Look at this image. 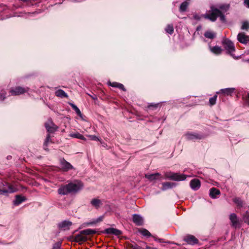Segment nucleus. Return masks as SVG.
I'll list each match as a JSON object with an SVG mask.
<instances>
[{
    "instance_id": "obj_1",
    "label": "nucleus",
    "mask_w": 249,
    "mask_h": 249,
    "mask_svg": "<svg viewBox=\"0 0 249 249\" xmlns=\"http://www.w3.org/2000/svg\"><path fill=\"white\" fill-rule=\"evenodd\" d=\"M84 188V184L80 180H75L66 185H62L57 190L58 194L60 195L65 196L69 194H75Z\"/></svg>"
},
{
    "instance_id": "obj_2",
    "label": "nucleus",
    "mask_w": 249,
    "mask_h": 249,
    "mask_svg": "<svg viewBox=\"0 0 249 249\" xmlns=\"http://www.w3.org/2000/svg\"><path fill=\"white\" fill-rule=\"evenodd\" d=\"M15 192L16 190L11 185H8V183L6 182L0 181V195H7L8 194Z\"/></svg>"
},
{
    "instance_id": "obj_3",
    "label": "nucleus",
    "mask_w": 249,
    "mask_h": 249,
    "mask_svg": "<svg viewBox=\"0 0 249 249\" xmlns=\"http://www.w3.org/2000/svg\"><path fill=\"white\" fill-rule=\"evenodd\" d=\"M222 44L228 53L231 55L235 50L234 43L229 38H224L222 40Z\"/></svg>"
},
{
    "instance_id": "obj_4",
    "label": "nucleus",
    "mask_w": 249,
    "mask_h": 249,
    "mask_svg": "<svg viewBox=\"0 0 249 249\" xmlns=\"http://www.w3.org/2000/svg\"><path fill=\"white\" fill-rule=\"evenodd\" d=\"M185 136L187 140L196 141L204 139L206 135L202 133H196L193 132H187Z\"/></svg>"
},
{
    "instance_id": "obj_5",
    "label": "nucleus",
    "mask_w": 249,
    "mask_h": 249,
    "mask_svg": "<svg viewBox=\"0 0 249 249\" xmlns=\"http://www.w3.org/2000/svg\"><path fill=\"white\" fill-rule=\"evenodd\" d=\"M29 89L28 87L24 88L17 86L11 88L9 90V93L12 96H18L28 92Z\"/></svg>"
},
{
    "instance_id": "obj_6",
    "label": "nucleus",
    "mask_w": 249,
    "mask_h": 249,
    "mask_svg": "<svg viewBox=\"0 0 249 249\" xmlns=\"http://www.w3.org/2000/svg\"><path fill=\"white\" fill-rule=\"evenodd\" d=\"M211 13L203 15L202 16H204L206 18H208L211 21L214 22L216 21L217 18H218V14L220 13V10L217 8H215L213 6L211 7Z\"/></svg>"
},
{
    "instance_id": "obj_7",
    "label": "nucleus",
    "mask_w": 249,
    "mask_h": 249,
    "mask_svg": "<svg viewBox=\"0 0 249 249\" xmlns=\"http://www.w3.org/2000/svg\"><path fill=\"white\" fill-rule=\"evenodd\" d=\"M59 162L61 169L63 171L67 172L73 169V166L63 158L59 159Z\"/></svg>"
},
{
    "instance_id": "obj_8",
    "label": "nucleus",
    "mask_w": 249,
    "mask_h": 249,
    "mask_svg": "<svg viewBox=\"0 0 249 249\" xmlns=\"http://www.w3.org/2000/svg\"><path fill=\"white\" fill-rule=\"evenodd\" d=\"M167 178L170 179L175 181H183L186 179V176L184 174L178 173H170Z\"/></svg>"
},
{
    "instance_id": "obj_9",
    "label": "nucleus",
    "mask_w": 249,
    "mask_h": 249,
    "mask_svg": "<svg viewBox=\"0 0 249 249\" xmlns=\"http://www.w3.org/2000/svg\"><path fill=\"white\" fill-rule=\"evenodd\" d=\"M229 219L230 220L231 222V226L232 227L235 229L237 228H240L241 223L236 213H231L230 215Z\"/></svg>"
},
{
    "instance_id": "obj_10",
    "label": "nucleus",
    "mask_w": 249,
    "mask_h": 249,
    "mask_svg": "<svg viewBox=\"0 0 249 249\" xmlns=\"http://www.w3.org/2000/svg\"><path fill=\"white\" fill-rule=\"evenodd\" d=\"M72 223L67 220H63L57 224L58 228L62 231H68L72 226Z\"/></svg>"
},
{
    "instance_id": "obj_11",
    "label": "nucleus",
    "mask_w": 249,
    "mask_h": 249,
    "mask_svg": "<svg viewBox=\"0 0 249 249\" xmlns=\"http://www.w3.org/2000/svg\"><path fill=\"white\" fill-rule=\"evenodd\" d=\"M145 178L148 179L150 181H153L156 180H161L163 178L161 175L159 173H155L153 174H145Z\"/></svg>"
},
{
    "instance_id": "obj_12",
    "label": "nucleus",
    "mask_w": 249,
    "mask_h": 249,
    "mask_svg": "<svg viewBox=\"0 0 249 249\" xmlns=\"http://www.w3.org/2000/svg\"><path fill=\"white\" fill-rule=\"evenodd\" d=\"M183 240L188 244L194 245L198 243V240L194 235L188 234L184 237Z\"/></svg>"
},
{
    "instance_id": "obj_13",
    "label": "nucleus",
    "mask_w": 249,
    "mask_h": 249,
    "mask_svg": "<svg viewBox=\"0 0 249 249\" xmlns=\"http://www.w3.org/2000/svg\"><path fill=\"white\" fill-rule=\"evenodd\" d=\"M102 233L107 234H112L115 236H118L122 234V231L117 229L109 228L105 229L102 231Z\"/></svg>"
},
{
    "instance_id": "obj_14",
    "label": "nucleus",
    "mask_w": 249,
    "mask_h": 249,
    "mask_svg": "<svg viewBox=\"0 0 249 249\" xmlns=\"http://www.w3.org/2000/svg\"><path fill=\"white\" fill-rule=\"evenodd\" d=\"M235 89L234 88H228L220 89V90L217 91L216 93H221L225 95L232 96L235 92Z\"/></svg>"
},
{
    "instance_id": "obj_15",
    "label": "nucleus",
    "mask_w": 249,
    "mask_h": 249,
    "mask_svg": "<svg viewBox=\"0 0 249 249\" xmlns=\"http://www.w3.org/2000/svg\"><path fill=\"white\" fill-rule=\"evenodd\" d=\"M132 220L137 226H142L143 224V219L139 214H133L132 215Z\"/></svg>"
},
{
    "instance_id": "obj_16",
    "label": "nucleus",
    "mask_w": 249,
    "mask_h": 249,
    "mask_svg": "<svg viewBox=\"0 0 249 249\" xmlns=\"http://www.w3.org/2000/svg\"><path fill=\"white\" fill-rule=\"evenodd\" d=\"M191 188L194 191L198 190L201 186L200 181L197 178L192 179L190 182Z\"/></svg>"
},
{
    "instance_id": "obj_17",
    "label": "nucleus",
    "mask_w": 249,
    "mask_h": 249,
    "mask_svg": "<svg viewBox=\"0 0 249 249\" xmlns=\"http://www.w3.org/2000/svg\"><path fill=\"white\" fill-rule=\"evenodd\" d=\"M237 39L240 43L246 44L249 41V36L246 35L244 33H239Z\"/></svg>"
},
{
    "instance_id": "obj_18",
    "label": "nucleus",
    "mask_w": 249,
    "mask_h": 249,
    "mask_svg": "<svg viewBox=\"0 0 249 249\" xmlns=\"http://www.w3.org/2000/svg\"><path fill=\"white\" fill-rule=\"evenodd\" d=\"M27 200V198L25 196H22L21 195H17L15 196V199L13 200V204L15 206H18L25 201Z\"/></svg>"
},
{
    "instance_id": "obj_19",
    "label": "nucleus",
    "mask_w": 249,
    "mask_h": 249,
    "mask_svg": "<svg viewBox=\"0 0 249 249\" xmlns=\"http://www.w3.org/2000/svg\"><path fill=\"white\" fill-rule=\"evenodd\" d=\"M162 187L161 190L165 191L168 189H172L177 186V183L171 182H165L162 183Z\"/></svg>"
},
{
    "instance_id": "obj_20",
    "label": "nucleus",
    "mask_w": 249,
    "mask_h": 249,
    "mask_svg": "<svg viewBox=\"0 0 249 249\" xmlns=\"http://www.w3.org/2000/svg\"><path fill=\"white\" fill-rule=\"evenodd\" d=\"M209 48L210 51L214 54L219 55L222 53L223 50L221 49V47L218 46H211V45H209Z\"/></svg>"
},
{
    "instance_id": "obj_21",
    "label": "nucleus",
    "mask_w": 249,
    "mask_h": 249,
    "mask_svg": "<svg viewBox=\"0 0 249 249\" xmlns=\"http://www.w3.org/2000/svg\"><path fill=\"white\" fill-rule=\"evenodd\" d=\"M220 194V191L216 188L213 187L210 189L209 196L212 198L215 199L217 198V196L219 195Z\"/></svg>"
},
{
    "instance_id": "obj_22",
    "label": "nucleus",
    "mask_w": 249,
    "mask_h": 249,
    "mask_svg": "<svg viewBox=\"0 0 249 249\" xmlns=\"http://www.w3.org/2000/svg\"><path fill=\"white\" fill-rule=\"evenodd\" d=\"M55 94L56 96L62 98L68 97L67 93L64 90L61 89L56 90Z\"/></svg>"
},
{
    "instance_id": "obj_23",
    "label": "nucleus",
    "mask_w": 249,
    "mask_h": 249,
    "mask_svg": "<svg viewBox=\"0 0 249 249\" xmlns=\"http://www.w3.org/2000/svg\"><path fill=\"white\" fill-rule=\"evenodd\" d=\"M90 204L96 209H98L102 204L101 200L97 198H93L90 201Z\"/></svg>"
},
{
    "instance_id": "obj_24",
    "label": "nucleus",
    "mask_w": 249,
    "mask_h": 249,
    "mask_svg": "<svg viewBox=\"0 0 249 249\" xmlns=\"http://www.w3.org/2000/svg\"><path fill=\"white\" fill-rule=\"evenodd\" d=\"M97 231L95 229H87L80 231V233L86 235L94 234Z\"/></svg>"
},
{
    "instance_id": "obj_25",
    "label": "nucleus",
    "mask_w": 249,
    "mask_h": 249,
    "mask_svg": "<svg viewBox=\"0 0 249 249\" xmlns=\"http://www.w3.org/2000/svg\"><path fill=\"white\" fill-rule=\"evenodd\" d=\"M83 234H81L80 232L79 234L76 235L74 236V238L73 241L76 242H85L87 240V238L85 236L82 235Z\"/></svg>"
},
{
    "instance_id": "obj_26",
    "label": "nucleus",
    "mask_w": 249,
    "mask_h": 249,
    "mask_svg": "<svg viewBox=\"0 0 249 249\" xmlns=\"http://www.w3.org/2000/svg\"><path fill=\"white\" fill-rule=\"evenodd\" d=\"M204 36L206 38L213 39L216 37V34L213 32L207 31L204 33Z\"/></svg>"
},
{
    "instance_id": "obj_27",
    "label": "nucleus",
    "mask_w": 249,
    "mask_h": 249,
    "mask_svg": "<svg viewBox=\"0 0 249 249\" xmlns=\"http://www.w3.org/2000/svg\"><path fill=\"white\" fill-rule=\"evenodd\" d=\"M217 8L220 11L223 12L224 13L228 11L230 7V5L229 4H222L217 5Z\"/></svg>"
},
{
    "instance_id": "obj_28",
    "label": "nucleus",
    "mask_w": 249,
    "mask_h": 249,
    "mask_svg": "<svg viewBox=\"0 0 249 249\" xmlns=\"http://www.w3.org/2000/svg\"><path fill=\"white\" fill-rule=\"evenodd\" d=\"M69 105L72 107V108L75 111L76 114L80 118L82 117V114L79 108L73 103H69Z\"/></svg>"
},
{
    "instance_id": "obj_29",
    "label": "nucleus",
    "mask_w": 249,
    "mask_h": 249,
    "mask_svg": "<svg viewBox=\"0 0 249 249\" xmlns=\"http://www.w3.org/2000/svg\"><path fill=\"white\" fill-rule=\"evenodd\" d=\"M189 3L186 1H184L182 2L181 4L180 5L179 11L180 13L185 12L187 10V8L188 6Z\"/></svg>"
},
{
    "instance_id": "obj_30",
    "label": "nucleus",
    "mask_w": 249,
    "mask_h": 249,
    "mask_svg": "<svg viewBox=\"0 0 249 249\" xmlns=\"http://www.w3.org/2000/svg\"><path fill=\"white\" fill-rule=\"evenodd\" d=\"M70 136L72 138H77L82 140H86V138L84 137V136L79 132L71 133L70 134Z\"/></svg>"
},
{
    "instance_id": "obj_31",
    "label": "nucleus",
    "mask_w": 249,
    "mask_h": 249,
    "mask_svg": "<svg viewBox=\"0 0 249 249\" xmlns=\"http://www.w3.org/2000/svg\"><path fill=\"white\" fill-rule=\"evenodd\" d=\"M140 232L142 234V235L146 237H150L152 236L150 232L145 229H142L141 231H140Z\"/></svg>"
},
{
    "instance_id": "obj_32",
    "label": "nucleus",
    "mask_w": 249,
    "mask_h": 249,
    "mask_svg": "<svg viewBox=\"0 0 249 249\" xmlns=\"http://www.w3.org/2000/svg\"><path fill=\"white\" fill-rule=\"evenodd\" d=\"M165 31L166 33L170 35H172L174 33V27L172 24H168L165 28Z\"/></svg>"
},
{
    "instance_id": "obj_33",
    "label": "nucleus",
    "mask_w": 249,
    "mask_h": 249,
    "mask_svg": "<svg viewBox=\"0 0 249 249\" xmlns=\"http://www.w3.org/2000/svg\"><path fill=\"white\" fill-rule=\"evenodd\" d=\"M233 202L237 205L238 207H243V202L241 198L239 197H236L233 199Z\"/></svg>"
},
{
    "instance_id": "obj_34",
    "label": "nucleus",
    "mask_w": 249,
    "mask_h": 249,
    "mask_svg": "<svg viewBox=\"0 0 249 249\" xmlns=\"http://www.w3.org/2000/svg\"><path fill=\"white\" fill-rule=\"evenodd\" d=\"M243 220L245 223L249 225V211H247L243 215Z\"/></svg>"
},
{
    "instance_id": "obj_35",
    "label": "nucleus",
    "mask_w": 249,
    "mask_h": 249,
    "mask_svg": "<svg viewBox=\"0 0 249 249\" xmlns=\"http://www.w3.org/2000/svg\"><path fill=\"white\" fill-rule=\"evenodd\" d=\"M217 95H215L209 99V104L211 106H213L216 104Z\"/></svg>"
},
{
    "instance_id": "obj_36",
    "label": "nucleus",
    "mask_w": 249,
    "mask_h": 249,
    "mask_svg": "<svg viewBox=\"0 0 249 249\" xmlns=\"http://www.w3.org/2000/svg\"><path fill=\"white\" fill-rule=\"evenodd\" d=\"M6 92L5 90H1L0 92V101H4L6 97Z\"/></svg>"
},
{
    "instance_id": "obj_37",
    "label": "nucleus",
    "mask_w": 249,
    "mask_h": 249,
    "mask_svg": "<svg viewBox=\"0 0 249 249\" xmlns=\"http://www.w3.org/2000/svg\"><path fill=\"white\" fill-rule=\"evenodd\" d=\"M218 17H219V18H220V20L221 21H222L223 22H225L226 21V17H225L224 14L220 10V13L218 14Z\"/></svg>"
},
{
    "instance_id": "obj_38",
    "label": "nucleus",
    "mask_w": 249,
    "mask_h": 249,
    "mask_svg": "<svg viewBox=\"0 0 249 249\" xmlns=\"http://www.w3.org/2000/svg\"><path fill=\"white\" fill-rule=\"evenodd\" d=\"M241 28L242 30H246L249 29V22L247 21H244Z\"/></svg>"
},
{
    "instance_id": "obj_39",
    "label": "nucleus",
    "mask_w": 249,
    "mask_h": 249,
    "mask_svg": "<svg viewBox=\"0 0 249 249\" xmlns=\"http://www.w3.org/2000/svg\"><path fill=\"white\" fill-rule=\"evenodd\" d=\"M21 1L26 2V5L28 6H33L34 5V3L36 0H21Z\"/></svg>"
},
{
    "instance_id": "obj_40",
    "label": "nucleus",
    "mask_w": 249,
    "mask_h": 249,
    "mask_svg": "<svg viewBox=\"0 0 249 249\" xmlns=\"http://www.w3.org/2000/svg\"><path fill=\"white\" fill-rule=\"evenodd\" d=\"M61 246V242H57L53 244V249H60Z\"/></svg>"
},
{
    "instance_id": "obj_41",
    "label": "nucleus",
    "mask_w": 249,
    "mask_h": 249,
    "mask_svg": "<svg viewBox=\"0 0 249 249\" xmlns=\"http://www.w3.org/2000/svg\"><path fill=\"white\" fill-rule=\"evenodd\" d=\"M45 128L47 131L49 133H53L54 132V130H51V126L49 123H45Z\"/></svg>"
},
{
    "instance_id": "obj_42",
    "label": "nucleus",
    "mask_w": 249,
    "mask_h": 249,
    "mask_svg": "<svg viewBox=\"0 0 249 249\" xmlns=\"http://www.w3.org/2000/svg\"><path fill=\"white\" fill-rule=\"evenodd\" d=\"M159 103L155 104V103H151L148 106V108H152L153 109H156L158 107Z\"/></svg>"
},
{
    "instance_id": "obj_43",
    "label": "nucleus",
    "mask_w": 249,
    "mask_h": 249,
    "mask_svg": "<svg viewBox=\"0 0 249 249\" xmlns=\"http://www.w3.org/2000/svg\"><path fill=\"white\" fill-rule=\"evenodd\" d=\"M158 242H159V243H167L168 244H176V243H175L174 242H171V241H164L163 239H162V238H160L159 239H158Z\"/></svg>"
},
{
    "instance_id": "obj_44",
    "label": "nucleus",
    "mask_w": 249,
    "mask_h": 249,
    "mask_svg": "<svg viewBox=\"0 0 249 249\" xmlns=\"http://www.w3.org/2000/svg\"><path fill=\"white\" fill-rule=\"evenodd\" d=\"M117 88L124 91H125L126 90L124 86L122 84L119 83H118V84H117Z\"/></svg>"
},
{
    "instance_id": "obj_45",
    "label": "nucleus",
    "mask_w": 249,
    "mask_h": 249,
    "mask_svg": "<svg viewBox=\"0 0 249 249\" xmlns=\"http://www.w3.org/2000/svg\"><path fill=\"white\" fill-rule=\"evenodd\" d=\"M89 137L90 138V139L95 141H99V138L95 135H89Z\"/></svg>"
},
{
    "instance_id": "obj_46",
    "label": "nucleus",
    "mask_w": 249,
    "mask_h": 249,
    "mask_svg": "<svg viewBox=\"0 0 249 249\" xmlns=\"http://www.w3.org/2000/svg\"><path fill=\"white\" fill-rule=\"evenodd\" d=\"M193 18L196 20H199L201 18V17L197 14H194L193 15Z\"/></svg>"
},
{
    "instance_id": "obj_47",
    "label": "nucleus",
    "mask_w": 249,
    "mask_h": 249,
    "mask_svg": "<svg viewBox=\"0 0 249 249\" xmlns=\"http://www.w3.org/2000/svg\"><path fill=\"white\" fill-rule=\"evenodd\" d=\"M118 84V83L116 82H112V83H111L110 82H109L108 84L109 86H110L112 87L117 88V86Z\"/></svg>"
},
{
    "instance_id": "obj_48",
    "label": "nucleus",
    "mask_w": 249,
    "mask_h": 249,
    "mask_svg": "<svg viewBox=\"0 0 249 249\" xmlns=\"http://www.w3.org/2000/svg\"><path fill=\"white\" fill-rule=\"evenodd\" d=\"M95 224H96V222H95L94 219L92 221L88 222H86L84 223V224L86 226L92 225H94Z\"/></svg>"
},
{
    "instance_id": "obj_49",
    "label": "nucleus",
    "mask_w": 249,
    "mask_h": 249,
    "mask_svg": "<svg viewBox=\"0 0 249 249\" xmlns=\"http://www.w3.org/2000/svg\"><path fill=\"white\" fill-rule=\"evenodd\" d=\"M103 218H104V216L102 215V216H99V217H98L97 218L94 219L95 222H96V224L99 222H101L103 220Z\"/></svg>"
},
{
    "instance_id": "obj_50",
    "label": "nucleus",
    "mask_w": 249,
    "mask_h": 249,
    "mask_svg": "<svg viewBox=\"0 0 249 249\" xmlns=\"http://www.w3.org/2000/svg\"><path fill=\"white\" fill-rule=\"evenodd\" d=\"M132 247L133 249H144L143 248H142L141 246L138 245L136 244L133 245Z\"/></svg>"
},
{
    "instance_id": "obj_51",
    "label": "nucleus",
    "mask_w": 249,
    "mask_h": 249,
    "mask_svg": "<svg viewBox=\"0 0 249 249\" xmlns=\"http://www.w3.org/2000/svg\"><path fill=\"white\" fill-rule=\"evenodd\" d=\"M51 140V136L49 134H48L46 136V138L45 139V142H48L50 141Z\"/></svg>"
},
{
    "instance_id": "obj_52",
    "label": "nucleus",
    "mask_w": 249,
    "mask_h": 249,
    "mask_svg": "<svg viewBox=\"0 0 249 249\" xmlns=\"http://www.w3.org/2000/svg\"><path fill=\"white\" fill-rule=\"evenodd\" d=\"M48 145V142H46L44 141V144H43V146H44V149L45 150H48V148H47Z\"/></svg>"
},
{
    "instance_id": "obj_53",
    "label": "nucleus",
    "mask_w": 249,
    "mask_h": 249,
    "mask_svg": "<svg viewBox=\"0 0 249 249\" xmlns=\"http://www.w3.org/2000/svg\"><path fill=\"white\" fill-rule=\"evenodd\" d=\"M244 4L247 7L249 8V0H245Z\"/></svg>"
},
{
    "instance_id": "obj_54",
    "label": "nucleus",
    "mask_w": 249,
    "mask_h": 249,
    "mask_svg": "<svg viewBox=\"0 0 249 249\" xmlns=\"http://www.w3.org/2000/svg\"><path fill=\"white\" fill-rule=\"evenodd\" d=\"M89 96L92 98V99L93 100H96L97 99V96L96 95H89Z\"/></svg>"
},
{
    "instance_id": "obj_55",
    "label": "nucleus",
    "mask_w": 249,
    "mask_h": 249,
    "mask_svg": "<svg viewBox=\"0 0 249 249\" xmlns=\"http://www.w3.org/2000/svg\"><path fill=\"white\" fill-rule=\"evenodd\" d=\"M153 238H154V241H157V242H158V239H160V238H158L157 237H155V236H153Z\"/></svg>"
},
{
    "instance_id": "obj_56",
    "label": "nucleus",
    "mask_w": 249,
    "mask_h": 249,
    "mask_svg": "<svg viewBox=\"0 0 249 249\" xmlns=\"http://www.w3.org/2000/svg\"><path fill=\"white\" fill-rule=\"evenodd\" d=\"M11 158H12V156H8L7 157V160H10V159H11Z\"/></svg>"
},
{
    "instance_id": "obj_57",
    "label": "nucleus",
    "mask_w": 249,
    "mask_h": 249,
    "mask_svg": "<svg viewBox=\"0 0 249 249\" xmlns=\"http://www.w3.org/2000/svg\"><path fill=\"white\" fill-rule=\"evenodd\" d=\"M51 130H54V131L56 130V129H55L54 127L51 126Z\"/></svg>"
},
{
    "instance_id": "obj_58",
    "label": "nucleus",
    "mask_w": 249,
    "mask_h": 249,
    "mask_svg": "<svg viewBox=\"0 0 249 249\" xmlns=\"http://www.w3.org/2000/svg\"><path fill=\"white\" fill-rule=\"evenodd\" d=\"M103 146H104V147H106V146H107V144H106V143H105L103 142Z\"/></svg>"
},
{
    "instance_id": "obj_59",
    "label": "nucleus",
    "mask_w": 249,
    "mask_h": 249,
    "mask_svg": "<svg viewBox=\"0 0 249 249\" xmlns=\"http://www.w3.org/2000/svg\"><path fill=\"white\" fill-rule=\"evenodd\" d=\"M152 249H158L157 248H152Z\"/></svg>"
},
{
    "instance_id": "obj_60",
    "label": "nucleus",
    "mask_w": 249,
    "mask_h": 249,
    "mask_svg": "<svg viewBox=\"0 0 249 249\" xmlns=\"http://www.w3.org/2000/svg\"><path fill=\"white\" fill-rule=\"evenodd\" d=\"M57 3H58V4H61V3H62V2H58Z\"/></svg>"
}]
</instances>
